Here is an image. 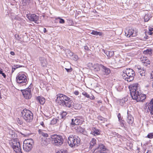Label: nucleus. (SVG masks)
Segmentation results:
<instances>
[{"label":"nucleus","instance_id":"1","mask_svg":"<svg viewBox=\"0 0 153 153\" xmlns=\"http://www.w3.org/2000/svg\"><path fill=\"white\" fill-rule=\"evenodd\" d=\"M80 138L75 135H71L68 138V143L72 147L78 146L80 144Z\"/></svg>","mask_w":153,"mask_h":153},{"label":"nucleus","instance_id":"2","mask_svg":"<svg viewBox=\"0 0 153 153\" xmlns=\"http://www.w3.org/2000/svg\"><path fill=\"white\" fill-rule=\"evenodd\" d=\"M21 117L27 122L30 123L33 119V114L31 111L26 109H24L21 112Z\"/></svg>","mask_w":153,"mask_h":153},{"label":"nucleus","instance_id":"3","mask_svg":"<svg viewBox=\"0 0 153 153\" xmlns=\"http://www.w3.org/2000/svg\"><path fill=\"white\" fill-rule=\"evenodd\" d=\"M10 144L14 151L16 153H22L20 143L17 139H14L11 140Z\"/></svg>","mask_w":153,"mask_h":153},{"label":"nucleus","instance_id":"4","mask_svg":"<svg viewBox=\"0 0 153 153\" xmlns=\"http://www.w3.org/2000/svg\"><path fill=\"white\" fill-rule=\"evenodd\" d=\"M52 143L56 146H61L63 143V139L61 136L57 134H53L51 137Z\"/></svg>","mask_w":153,"mask_h":153},{"label":"nucleus","instance_id":"5","mask_svg":"<svg viewBox=\"0 0 153 153\" xmlns=\"http://www.w3.org/2000/svg\"><path fill=\"white\" fill-rule=\"evenodd\" d=\"M128 88L130 91L131 97L138 94L140 91V85L137 83L131 84L128 86Z\"/></svg>","mask_w":153,"mask_h":153},{"label":"nucleus","instance_id":"6","mask_svg":"<svg viewBox=\"0 0 153 153\" xmlns=\"http://www.w3.org/2000/svg\"><path fill=\"white\" fill-rule=\"evenodd\" d=\"M16 81L18 83H26L27 81V79L25 73L23 71L19 72L16 76Z\"/></svg>","mask_w":153,"mask_h":153},{"label":"nucleus","instance_id":"7","mask_svg":"<svg viewBox=\"0 0 153 153\" xmlns=\"http://www.w3.org/2000/svg\"><path fill=\"white\" fill-rule=\"evenodd\" d=\"M33 141L32 139H29L25 140L23 142V149L26 152L30 151L32 147Z\"/></svg>","mask_w":153,"mask_h":153},{"label":"nucleus","instance_id":"8","mask_svg":"<svg viewBox=\"0 0 153 153\" xmlns=\"http://www.w3.org/2000/svg\"><path fill=\"white\" fill-rule=\"evenodd\" d=\"M31 88V86L30 85L25 90H21L24 97L26 99H29L32 97Z\"/></svg>","mask_w":153,"mask_h":153},{"label":"nucleus","instance_id":"9","mask_svg":"<svg viewBox=\"0 0 153 153\" xmlns=\"http://www.w3.org/2000/svg\"><path fill=\"white\" fill-rule=\"evenodd\" d=\"M125 72L128 75L129 77L128 80H127L128 82H131L133 80L135 76L134 71L131 68H127L125 70Z\"/></svg>","mask_w":153,"mask_h":153},{"label":"nucleus","instance_id":"10","mask_svg":"<svg viewBox=\"0 0 153 153\" xmlns=\"http://www.w3.org/2000/svg\"><path fill=\"white\" fill-rule=\"evenodd\" d=\"M134 100H136L137 101H143L146 98V95L141 93L140 92L138 94H136V95L132 97Z\"/></svg>","mask_w":153,"mask_h":153},{"label":"nucleus","instance_id":"11","mask_svg":"<svg viewBox=\"0 0 153 153\" xmlns=\"http://www.w3.org/2000/svg\"><path fill=\"white\" fill-rule=\"evenodd\" d=\"M69 97L64 94H59L57 95V100L58 102L62 105L67 100Z\"/></svg>","mask_w":153,"mask_h":153},{"label":"nucleus","instance_id":"12","mask_svg":"<svg viewBox=\"0 0 153 153\" xmlns=\"http://www.w3.org/2000/svg\"><path fill=\"white\" fill-rule=\"evenodd\" d=\"M140 61L143 65L146 67H148L151 64V61L146 56H142L140 58Z\"/></svg>","mask_w":153,"mask_h":153},{"label":"nucleus","instance_id":"13","mask_svg":"<svg viewBox=\"0 0 153 153\" xmlns=\"http://www.w3.org/2000/svg\"><path fill=\"white\" fill-rule=\"evenodd\" d=\"M106 149L105 146L103 144L99 145L98 147L92 153H105Z\"/></svg>","mask_w":153,"mask_h":153},{"label":"nucleus","instance_id":"14","mask_svg":"<svg viewBox=\"0 0 153 153\" xmlns=\"http://www.w3.org/2000/svg\"><path fill=\"white\" fill-rule=\"evenodd\" d=\"M28 19L30 21L34 22L38 24L39 17L35 14H29L27 15Z\"/></svg>","mask_w":153,"mask_h":153},{"label":"nucleus","instance_id":"15","mask_svg":"<svg viewBox=\"0 0 153 153\" xmlns=\"http://www.w3.org/2000/svg\"><path fill=\"white\" fill-rule=\"evenodd\" d=\"M134 30L132 28H128L125 31V35L127 37H133L136 36L134 33Z\"/></svg>","mask_w":153,"mask_h":153},{"label":"nucleus","instance_id":"16","mask_svg":"<svg viewBox=\"0 0 153 153\" xmlns=\"http://www.w3.org/2000/svg\"><path fill=\"white\" fill-rule=\"evenodd\" d=\"M72 101L71 100V98L68 97L67 100L65 101V102L62 104V105L63 106L65 105L68 108H71L72 105Z\"/></svg>","mask_w":153,"mask_h":153},{"label":"nucleus","instance_id":"17","mask_svg":"<svg viewBox=\"0 0 153 153\" xmlns=\"http://www.w3.org/2000/svg\"><path fill=\"white\" fill-rule=\"evenodd\" d=\"M39 60L40 61L41 66L42 67H47L48 64V62L46 59L44 57H40Z\"/></svg>","mask_w":153,"mask_h":153},{"label":"nucleus","instance_id":"18","mask_svg":"<svg viewBox=\"0 0 153 153\" xmlns=\"http://www.w3.org/2000/svg\"><path fill=\"white\" fill-rule=\"evenodd\" d=\"M147 106L150 114L153 115V98L148 103Z\"/></svg>","mask_w":153,"mask_h":153},{"label":"nucleus","instance_id":"19","mask_svg":"<svg viewBox=\"0 0 153 153\" xmlns=\"http://www.w3.org/2000/svg\"><path fill=\"white\" fill-rule=\"evenodd\" d=\"M82 120L78 118L75 119L74 121L73 119L72 120L71 124L73 126L78 125L82 124Z\"/></svg>","mask_w":153,"mask_h":153},{"label":"nucleus","instance_id":"20","mask_svg":"<svg viewBox=\"0 0 153 153\" xmlns=\"http://www.w3.org/2000/svg\"><path fill=\"white\" fill-rule=\"evenodd\" d=\"M92 130L91 132V134L94 136H96L100 134V131L95 127H93L92 128Z\"/></svg>","mask_w":153,"mask_h":153},{"label":"nucleus","instance_id":"21","mask_svg":"<svg viewBox=\"0 0 153 153\" xmlns=\"http://www.w3.org/2000/svg\"><path fill=\"white\" fill-rule=\"evenodd\" d=\"M135 69L136 70H137V71H140V70H141V71H140V75L142 76H145V71L144 70H142V71H143L142 73H141V71H142V68L140 66L138 65H136L135 66Z\"/></svg>","mask_w":153,"mask_h":153},{"label":"nucleus","instance_id":"22","mask_svg":"<svg viewBox=\"0 0 153 153\" xmlns=\"http://www.w3.org/2000/svg\"><path fill=\"white\" fill-rule=\"evenodd\" d=\"M36 99L41 105H43L45 102V99L43 97L38 96L36 97Z\"/></svg>","mask_w":153,"mask_h":153},{"label":"nucleus","instance_id":"23","mask_svg":"<svg viewBox=\"0 0 153 153\" xmlns=\"http://www.w3.org/2000/svg\"><path fill=\"white\" fill-rule=\"evenodd\" d=\"M82 95L87 98H89L91 100H94L95 99V97L94 95H92L91 97L90 95L87 92L84 91L82 93Z\"/></svg>","mask_w":153,"mask_h":153},{"label":"nucleus","instance_id":"24","mask_svg":"<svg viewBox=\"0 0 153 153\" xmlns=\"http://www.w3.org/2000/svg\"><path fill=\"white\" fill-rule=\"evenodd\" d=\"M102 65H100L97 63L95 64L93 66L94 70L95 71H99L100 70V67H102Z\"/></svg>","mask_w":153,"mask_h":153},{"label":"nucleus","instance_id":"25","mask_svg":"<svg viewBox=\"0 0 153 153\" xmlns=\"http://www.w3.org/2000/svg\"><path fill=\"white\" fill-rule=\"evenodd\" d=\"M153 50L151 48H149L143 51V53L146 55H148L150 56L152 55V52Z\"/></svg>","mask_w":153,"mask_h":153},{"label":"nucleus","instance_id":"26","mask_svg":"<svg viewBox=\"0 0 153 153\" xmlns=\"http://www.w3.org/2000/svg\"><path fill=\"white\" fill-rule=\"evenodd\" d=\"M96 142L97 141L96 139L94 138H92L89 143V148L90 149L92 148L96 144Z\"/></svg>","mask_w":153,"mask_h":153},{"label":"nucleus","instance_id":"27","mask_svg":"<svg viewBox=\"0 0 153 153\" xmlns=\"http://www.w3.org/2000/svg\"><path fill=\"white\" fill-rule=\"evenodd\" d=\"M41 134H42V135L44 137V141H43V140L42 141V143L44 144H46L47 143V142L45 140L46 139V137H48V135L47 133L43 132L41 133Z\"/></svg>","mask_w":153,"mask_h":153},{"label":"nucleus","instance_id":"28","mask_svg":"<svg viewBox=\"0 0 153 153\" xmlns=\"http://www.w3.org/2000/svg\"><path fill=\"white\" fill-rule=\"evenodd\" d=\"M105 53L108 57V58H110L111 57L113 56L114 54V52L113 51H107Z\"/></svg>","mask_w":153,"mask_h":153},{"label":"nucleus","instance_id":"29","mask_svg":"<svg viewBox=\"0 0 153 153\" xmlns=\"http://www.w3.org/2000/svg\"><path fill=\"white\" fill-rule=\"evenodd\" d=\"M128 122L129 124H132L134 121V118L131 115H128Z\"/></svg>","mask_w":153,"mask_h":153},{"label":"nucleus","instance_id":"30","mask_svg":"<svg viewBox=\"0 0 153 153\" xmlns=\"http://www.w3.org/2000/svg\"><path fill=\"white\" fill-rule=\"evenodd\" d=\"M102 68L104 70L105 74L107 75L110 73L111 71L109 69L107 68L103 65L102 66Z\"/></svg>","mask_w":153,"mask_h":153},{"label":"nucleus","instance_id":"31","mask_svg":"<svg viewBox=\"0 0 153 153\" xmlns=\"http://www.w3.org/2000/svg\"><path fill=\"white\" fill-rule=\"evenodd\" d=\"M91 34L95 36L98 35L100 36H102L103 34V33L102 32H98L94 30L92 31Z\"/></svg>","mask_w":153,"mask_h":153},{"label":"nucleus","instance_id":"32","mask_svg":"<svg viewBox=\"0 0 153 153\" xmlns=\"http://www.w3.org/2000/svg\"><path fill=\"white\" fill-rule=\"evenodd\" d=\"M125 70H123V73L122 74V76L123 78L125 79V80L127 81V80H128L129 78L128 77V75L125 72Z\"/></svg>","mask_w":153,"mask_h":153},{"label":"nucleus","instance_id":"33","mask_svg":"<svg viewBox=\"0 0 153 153\" xmlns=\"http://www.w3.org/2000/svg\"><path fill=\"white\" fill-rule=\"evenodd\" d=\"M23 6L29 4L31 2V0H21Z\"/></svg>","mask_w":153,"mask_h":153},{"label":"nucleus","instance_id":"34","mask_svg":"<svg viewBox=\"0 0 153 153\" xmlns=\"http://www.w3.org/2000/svg\"><path fill=\"white\" fill-rule=\"evenodd\" d=\"M148 33L149 35H152L153 34V28L151 27H148Z\"/></svg>","mask_w":153,"mask_h":153},{"label":"nucleus","instance_id":"35","mask_svg":"<svg viewBox=\"0 0 153 153\" xmlns=\"http://www.w3.org/2000/svg\"><path fill=\"white\" fill-rule=\"evenodd\" d=\"M67 114V113L65 111L62 112L60 114L61 118L63 119L64 120L66 118V116Z\"/></svg>","mask_w":153,"mask_h":153},{"label":"nucleus","instance_id":"36","mask_svg":"<svg viewBox=\"0 0 153 153\" xmlns=\"http://www.w3.org/2000/svg\"><path fill=\"white\" fill-rule=\"evenodd\" d=\"M97 118L98 120L101 121L102 123H104L105 121V119L101 116H99Z\"/></svg>","mask_w":153,"mask_h":153},{"label":"nucleus","instance_id":"37","mask_svg":"<svg viewBox=\"0 0 153 153\" xmlns=\"http://www.w3.org/2000/svg\"><path fill=\"white\" fill-rule=\"evenodd\" d=\"M58 119L56 118L53 119L51 121L50 124L51 125H54L56 124L57 122Z\"/></svg>","mask_w":153,"mask_h":153},{"label":"nucleus","instance_id":"38","mask_svg":"<svg viewBox=\"0 0 153 153\" xmlns=\"http://www.w3.org/2000/svg\"><path fill=\"white\" fill-rule=\"evenodd\" d=\"M125 99V98H123L122 99H120L119 100V103L120 105H122L125 104L126 102Z\"/></svg>","mask_w":153,"mask_h":153},{"label":"nucleus","instance_id":"39","mask_svg":"<svg viewBox=\"0 0 153 153\" xmlns=\"http://www.w3.org/2000/svg\"><path fill=\"white\" fill-rule=\"evenodd\" d=\"M58 19H59V22L60 23L64 24L65 23V21L62 19L60 18V17H58L56 18V20Z\"/></svg>","mask_w":153,"mask_h":153},{"label":"nucleus","instance_id":"40","mask_svg":"<svg viewBox=\"0 0 153 153\" xmlns=\"http://www.w3.org/2000/svg\"><path fill=\"white\" fill-rule=\"evenodd\" d=\"M146 137L150 139H152L153 138V132L149 133Z\"/></svg>","mask_w":153,"mask_h":153},{"label":"nucleus","instance_id":"41","mask_svg":"<svg viewBox=\"0 0 153 153\" xmlns=\"http://www.w3.org/2000/svg\"><path fill=\"white\" fill-rule=\"evenodd\" d=\"M80 107V105L78 104H74V108L76 109H78Z\"/></svg>","mask_w":153,"mask_h":153},{"label":"nucleus","instance_id":"42","mask_svg":"<svg viewBox=\"0 0 153 153\" xmlns=\"http://www.w3.org/2000/svg\"><path fill=\"white\" fill-rule=\"evenodd\" d=\"M17 121L18 123L20 125H21L23 123V121L22 120L19 118L17 119Z\"/></svg>","mask_w":153,"mask_h":153},{"label":"nucleus","instance_id":"43","mask_svg":"<svg viewBox=\"0 0 153 153\" xmlns=\"http://www.w3.org/2000/svg\"><path fill=\"white\" fill-rule=\"evenodd\" d=\"M56 153H67V151L66 150H60L58 151Z\"/></svg>","mask_w":153,"mask_h":153},{"label":"nucleus","instance_id":"44","mask_svg":"<svg viewBox=\"0 0 153 153\" xmlns=\"http://www.w3.org/2000/svg\"><path fill=\"white\" fill-rule=\"evenodd\" d=\"M73 93L75 95L77 96L79 95V91H75Z\"/></svg>","mask_w":153,"mask_h":153},{"label":"nucleus","instance_id":"45","mask_svg":"<svg viewBox=\"0 0 153 153\" xmlns=\"http://www.w3.org/2000/svg\"><path fill=\"white\" fill-rule=\"evenodd\" d=\"M119 120L120 121L122 120V118H121V114L120 113H119L117 116Z\"/></svg>","mask_w":153,"mask_h":153},{"label":"nucleus","instance_id":"46","mask_svg":"<svg viewBox=\"0 0 153 153\" xmlns=\"http://www.w3.org/2000/svg\"><path fill=\"white\" fill-rule=\"evenodd\" d=\"M84 49L87 51H89L90 50L89 48L87 45L84 46Z\"/></svg>","mask_w":153,"mask_h":153},{"label":"nucleus","instance_id":"47","mask_svg":"<svg viewBox=\"0 0 153 153\" xmlns=\"http://www.w3.org/2000/svg\"><path fill=\"white\" fill-rule=\"evenodd\" d=\"M14 65V67H16V68H20V67H22V66H21V65Z\"/></svg>","mask_w":153,"mask_h":153},{"label":"nucleus","instance_id":"48","mask_svg":"<svg viewBox=\"0 0 153 153\" xmlns=\"http://www.w3.org/2000/svg\"><path fill=\"white\" fill-rule=\"evenodd\" d=\"M17 68L16 67H14V65L12 67V72L13 73L15 71V70Z\"/></svg>","mask_w":153,"mask_h":153},{"label":"nucleus","instance_id":"49","mask_svg":"<svg viewBox=\"0 0 153 153\" xmlns=\"http://www.w3.org/2000/svg\"><path fill=\"white\" fill-rule=\"evenodd\" d=\"M65 69L66 70V71H67V72H69L70 71V70H71V71H72V69H68V68H65Z\"/></svg>","mask_w":153,"mask_h":153},{"label":"nucleus","instance_id":"50","mask_svg":"<svg viewBox=\"0 0 153 153\" xmlns=\"http://www.w3.org/2000/svg\"><path fill=\"white\" fill-rule=\"evenodd\" d=\"M1 74H2V76H3V77L4 78H6V75L3 72Z\"/></svg>","mask_w":153,"mask_h":153},{"label":"nucleus","instance_id":"51","mask_svg":"<svg viewBox=\"0 0 153 153\" xmlns=\"http://www.w3.org/2000/svg\"><path fill=\"white\" fill-rule=\"evenodd\" d=\"M40 124L42 126H43V127L45 126V124H44V123L43 122H42Z\"/></svg>","mask_w":153,"mask_h":153},{"label":"nucleus","instance_id":"52","mask_svg":"<svg viewBox=\"0 0 153 153\" xmlns=\"http://www.w3.org/2000/svg\"><path fill=\"white\" fill-rule=\"evenodd\" d=\"M2 73V69L0 68V74H1Z\"/></svg>","mask_w":153,"mask_h":153},{"label":"nucleus","instance_id":"53","mask_svg":"<svg viewBox=\"0 0 153 153\" xmlns=\"http://www.w3.org/2000/svg\"><path fill=\"white\" fill-rule=\"evenodd\" d=\"M10 53L12 55H15V53L13 51H11Z\"/></svg>","mask_w":153,"mask_h":153},{"label":"nucleus","instance_id":"54","mask_svg":"<svg viewBox=\"0 0 153 153\" xmlns=\"http://www.w3.org/2000/svg\"><path fill=\"white\" fill-rule=\"evenodd\" d=\"M47 31V30H46V29L44 28L43 29V32L44 33H45Z\"/></svg>","mask_w":153,"mask_h":153},{"label":"nucleus","instance_id":"55","mask_svg":"<svg viewBox=\"0 0 153 153\" xmlns=\"http://www.w3.org/2000/svg\"><path fill=\"white\" fill-rule=\"evenodd\" d=\"M117 58V59L115 60V62L116 63H117L119 62V60L118 59H117V58Z\"/></svg>","mask_w":153,"mask_h":153},{"label":"nucleus","instance_id":"56","mask_svg":"<svg viewBox=\"0 0 153 153\" xmlns=\"http://www.w3.org/2000/svg\"><path fill=\"white\" fill-rule=\"evenodd\" d=\"M146 153H150V151L149 150H148Z\"/></svg>","mask_w":153,"mask_h":153},{"label":"nucleus","instance_id":"57","mask_svg":"<svg viewBox=\"0 0 153 153\" xmlns=\"http://www.w3.org/2000/svg\"><path fill=\"white\" fill-rule=\"evenodd\" d=\"M97 102H98V103H100V102H100V101H97Z\"/></svg>","mask_w":153,"mask_h":153},{"label":"nucleus","instance_id":"58","mask_svg":"<svg viewBox=\"0 0 153 153\" xmlns=\"http://www.w3.org/2000/svg\"><path fill=\"white\" fill-rule=\"evenodd\" d=\"M152 75H153V71L152 72Z\"/></svg>","mask_w":153,"mask_h":153},{"label":"nucleus","instance_id":"59","mask_svg":"<svg viewBox=\"0 0 153 153\" xmlns=\"http://www.w3.org/2000/svg\"><path fill=\"white\" fill-rule=\"evenodd\" d=\"M152 87L153 88V81L152 83Z\"/></svg>","mask_w":153,"mask_h":153}]
</instances>
